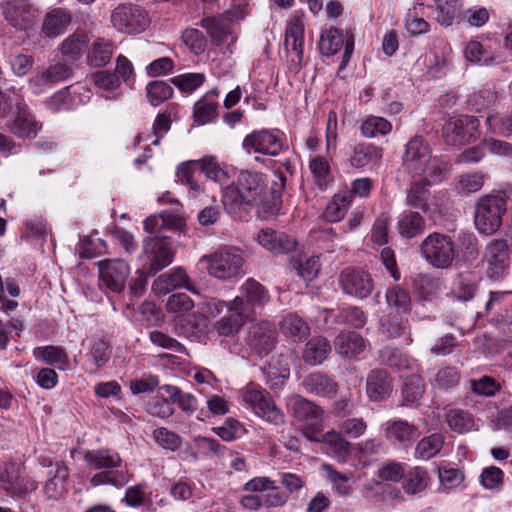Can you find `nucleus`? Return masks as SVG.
<instances>
[{
	"label": "nucleus",
	"mask_w": 512,
	"mask_h": 512,
	"mask_svg": "<svg viewBox=\"0 0 512 512\" xmlns=\"http://www.w3.org/2000/svg\"><path fill=\"white\" fill-rule=\"evenodd\" d=\"M285 49L294 52L300 63L304 53V23L301 17H292L285 30Z\"/></svg>",
	"instance_id": "bb28decb"
},
{
	"label": "nucleus",
	"mask_w": 512,
	"mask_h": 512,
	"mask_svg": "<svg viewBox=\"0 0 512 512\" xmlns=\"http://www.w3.org/2000/svg\"><path fill=\"white\" fill-rule=\"evenodd\" d=\"M330 350V344L325 338H313L305 345L303 360L309 365L321 364L326 359Z\"/></svg>",
	"instance_id": "49530a36"
},
{
	"label": "nucleus",
	"mask_w": 512,
	"mask_h": 512,
	"mask_svg": "<svg viewBox=\"0 0 512 512\" xmlns=\"http://www.w3.org/2000/svg\"><path fill=\"white\" fill-rule=\"evenodd\" d=\"M507 211V200L498 193H488L478 198L475 204L474 223L479 233L494 234L502 225Z\"/></svg>",
	"instance_id": "7ed1b4c3"
},
{
	"label": "nucleus",
	"mask_w": 512,
	"mask_h": 512,
	"mask_svg": "<svg viewBox=\"0 0 512 512\" xmlns=\"http://www.w3.org/2000/svg\"><path fill=\"white\" fill-rule=\"evenodd\" d=\"M242 398L254 413L267 422L279 425L284 423V414L276 406L270 394L262 388L247 386L242 392Z\"/></svg>",
	"instance_id": "0eeeda50"
},
{
	"label": "nucleus",
	"mask_w": 512,
	"mask_h": 512,
	"mask_svg": "<svg viewBox=\"0 0 512 512\" xmlns=\"http://www.w3.org/2000/svg\"><path fill=\"white\" fill-rule=\"evenodd\" d=\"M1 8L5 19L19 30L27 29L39 15L38 9L28 0H9Z\"/></svg>",
	"instance_id": "f3484780"
},
{
	"label": "nucleus",
	"mask_w": 512,
	"mask_h": 512,
	"mask_svg": "<svg viewBox=\"0 0 512 512\" xmlns=\"http://www.w3.org/2000/svg\"><path fill=\"white\" fill-rule=\"evenodd\" d=\"M200 26L207 31L217 45L223 44L231 34V22L223 16L203 18L200 21Z\"/></svg>",
	"instance_id": "58836bf2"
},
{
	"label": "nucleus",
	"mask_w": 512,
	"mask_h": 512,
	"mask_svg": "<svg viewBox=\"0 0 512 512\" xmlns=\"http://www.w3.org/2000/svg\"><path fill=\"white\" fill-rule=\"evenodd\" d=\"M200 261L205 264L208 274L219 280H232L242 273L243 252L236 247H222Z\"/></svg>",
	"instance_id": "20e7f679"
},
{
	"label": "nucleus",
	"mask_w": 512,
	"mask_h": 512,
	"mask_svg": "<svg viewBox=\"0 0 512 512\" xmlns=\"http://www.w3.org/2000/svg\"><path fill=\"white\" fill-rule=\"evenodd\" d=\"M425 391V385L421 376L412 374L404 381L402 395L406 403L417 402Z\"/></svg>",
	"instance_id": "bf43d9fd"
},
{
	"label": "nucleus",
	"mask_w": 512,
	"mask_h": 512,
	"mask_svg": "<svg viewBox=\"0 0 512 512\" xmlns=\"http://www.w3.org/2000/svg\"><path fill=\"white\" fill-rule=\"evenodd\" d=\"M205 80L202 73H187L175 76L171 79L172 83L181 91L192 92L200 87Z\"/></svg>",
	"instance_id": "338daca9"
},
{
	"label": "nucleus",
	"mask_w": 512,
	"mask_h": 512,
	"mask_svg": "<svg viewBox=\"0 0 512 512\" xmlns=\"http://www.w3.org/2000/svg\"><path fill=\"white\" fill-rule=\"evenodd\" d=\"M352 203V195L346 192L335 194L327 204L324 217L329 222H338L344 218Z\"/></svg>",
	"instance_id": "a18cd8bd"
},
{
	"label": "nucleus",
	"mask_w": 512,
	"mask_h": 512,
	"mask_svg": "<svg viewBox=\"0 0 512 512\" xmlns=\"http://www.w3.org/2000/svg\"><path fill=\"white\" fill-rule=\"evenodd\" d=\"M318 47L321 54L325 56L335 55L344 47L342 61L339 66V70H343L348 65L354 50V36L350 32L344 34L335 27H329L322 30Z\"/></svg>",
	"instance_id": "9d476101"
},
{
	"label": "nucleus",
	"mask_w": 512,
	"mask_h": 512,
	"mask_svg": "<svg viewBox=\"0 0 512 512\" xmlns=\"http://www.w3.org/2000/svg\"><path fill=\"white\" fill-rule=\"evenodd\" d=\"M393 391L392 379L387 371L374 369L367 375L366 393L371 401H383Z\"/></svg>",
	"instance_id": "5701e85b"
},
{
	"label": "nucleus",
	"mask_w": 512,
	"mask_h": 512,
	"mask_svg": "<svg viewBox=\"0 0 512 512\" xmlns=\"http://www.w3.org/2000/svg\"><path fill=\"white\" fill-rule=\"evenodd\" d=\"M146 94L152 106H158L170 99L173 95V88L165 81H151L146 86Z\"/></svg>",
	"instance_id": "4d7b16f0"
},
{
	"label": "nucleus",
	"mask_w": 512,
	"mask_h": 512,
	"mask_svg": "<svg viewBox=\"0 0 512 512\" xmlns=\"http://www.w3.org/2000/svg\"><path fill=\"white\" fill-rule=\"evenodd\" d=\"M383 148L372 143H358L350 156V165L354 168L373 167L380 163Z\"/></svg>",
	"instance_id": "a878e982"
},
{
	"label": "nucleus",
	"mask_w": 512,
	"mask_h": 512,
	"mask_svg": "<svg viewBox=\"0 0 512 512\" xmlns=\"http://www.w3.org/2000/svg\"><path fill=\"white\" fill-rule=\"evenodd\" d=\"M460 374L454 367H442L435 374L431 381L434 388L440 390H449L458 385Z\"/></svg>",
	"instance_id": "052dcab7"
},
{
	"label": "nucleus",
	"mask_w": 512,
	"mask_h": 512,
	"mask_svg": "<svg viewBox=\"0 0 512 512\" xmlns=\"http://www.w3.org/2000/svg\"><path fill=\"white\" fill-rule=\"evenodd\" d=\"M410 326L408 319H404L398 315H389L381 323V332L389 339L406 336L405 343L411 344L413 339L410 334Z\"/></svg>",
	"instance_id": "a19ab883"
},
{
	"label": "nucleus",
	"mask_w": 512,
	"mask_h": 512,
	"mask_svg": "<svg viewBox=\"0 0 512 512\" xmlns=\"http://www.w3.org/2000/svg\"><path fill=\"white\" fill-rule=\"evenodd\" d=\"M216 90L205 94L194 105V121L198 125H204L213 121L217 115L218 102Z\"/></svg>",
	"instance_id": "c9c22d12"
},
{
	"label": "nucleus",
	"mask_w": 512,
	"mask_h": 512,
	"mask_svg": "<svg viewBox=\"0 0 512 512\" xmlns=\"http://www.w3.org/2000/svg\"><path fill=\"white\" fill-rule=\"evenodd\" d=\"M173 257L174 252L169 238L155 235L144 240L139 260L150 275H155L170 265Z\"/></svg>",
	"instance_id": "423d86ee"
},
{
	"label": "nucleus",
	"mask_w": 512,
	"mask_h": 512,
	"mask_svg": "<svg viewBox=\"0 0 512 512\" xmlns=\"http://www.w3.org/2000/svg\"><path fill=\"white\" fill-rule=\"evenodd\" d=\"M381 361L388 366L399 371L415 370L418 366L417 361L410 356L393 348H384L380 351Z\"/></svg>",
	"instance_id": "09e8293b"
},
{
	"label": "nucleus",
	"mask_w": 512,
	"mask_h": 512,
	"mask_svg": "<svg viewBox=\"0 0 512 512\" xmlns=\"http://www.w3.org/2000/svg\"><path fill=\"white\" fill-rule=\"evenodd\" d=\"M249 320L251 319L242 310L234 306L233 301H229L227 314L216 321L213 328L219 336H234Z\"/></svg>",
	"instance_id": "b1692460"
},
{
	"label": "nucleus",
	"mask_w": 512,
	"mask_h": 512,
	"mask_svg": "<svg viewBox=\"0 0 512 512\" xmlns=\"http://www.w3.org/2000/svg\"><path fill=\"white\" fill-rule=\"evenodd\" d=\"M445 421L451 430L459 434L477 429L473 415L463 409L453 408L448 410L445 414Z\"/></svg>",
	"instance_id": "79ce46f5"
},
{
	"label": "nucleus",
	"mask_w": 512,
	"mask_h": 512,
	"mask_svg": "<svg viewBox=\"0 0 512 512\" xmlns=\"http://www.w3.org/2000/svg\"><path fill=\"white\" fill-rule=\"evenodd\" d=\"M235 307H238L251 320L258 311H261L269 302V291L261 283L248 278L240 287V295L233 300Z\"/></svg>",
	"instance_id": "6e6552de"
},
{
	"label": "nucleus",
	"mask_w": 512,
	"mask_h": 512,
	"mask_svg": "<svg viewBox=\"0 0 512 512\" xmlns=\"http://www.w3.org/2000/svg\"><path fill=\"white\" fill-rule=\"evenodd\" d=\"M84 461L89 469L102 470L91 477L90 484L93 487L108 484L122 488L132 476L128 469L115 470L121 466L122 458L119 453L107 448L86 451Z\"/></svg>",
	"instance_id": "f03ea898"
},
{
	"label": "nucleus",
	"mask_w": 512,
	"mask_h": 512,
	"mask_svg": "<svg viewBox=\"0 0 512 512\" xmlns=\"http://www.w3.org/2000/svg\"><path fill=\"white\" fill-rule=\"evenodd\" d=\"M281 333L294 342H301L310 334V327L300 316L288 314L279 323Z\"/></svg>",
	"instance_id": "72a5a7b5"
},
{
	"label": "nucleus",
	"mask_w": 512,
	"mask_h": 512,
	"mask_svg": "<svg viewBox=\"0 0 512 512\" xmlns=\"http://www.w3.org/2000/svg\"><path fill=\"white\" fill-rule=\"evenodd\" d=\"M110 18L112 26L121 33H140L148 24L147 14L134 5H119Z\"/></svg>",
	"instance_id": "4468645a"
},
{
	"label": "nucleus",
	"mask_w": 512,
	"mask_h": 512,
	"mask_svg": "<svg viewBox=\"0 0 512 512\" xmlns=\"http://www.w3.org/2000/svg\"><path fill=\"white\" fill-rule=\"evenodd\" d=\"M384 434L394 445L405 446L414 441L418 428L402 419H393L383 424Z\"/></svg>",
	"instance_id": "412c9836"
},
{
	"label": "nucleus",
	"mask_w": 512,
	"mask_h": 512,
	"mask_svg": "<svg viewBox=\"0 0 512 512\" xmlns=\"http://www.w3.org/2000/svg\"><path fill=\"white\" fill-rule=\"evenodd\" d=\"M478 289L477 281L471 274H459L454 280L452 293L462 301L471 300Z\"/></svg>",
	"instance_id": "6e6d98bb"
},
{
	"label": "nucleus",
	"mask_w": 512,
	"mask_h": 512,
	"mask_svg": "<svg viewBox=\"0 0 512 512\" xmlns=\"http://www.w3.org/2000/svg\"><path fill=\"white\" fill-rule=\"evenodd\" d=\"M99 270V286L113 293H121L125 289L130 275L129 264L122 259H103L97 262Z\"/></svg>",
	"instance_id": "9b49d317"
},
{
	"label": "nucleus",
	"mask_w": 512,
	"mask_h": 512,
	"mask_svg": "<svg viewBox=\"0 0 512 512\" xmlns=\"http://www.w3.org/2000/svg\"><path fill=\"white\" fill-rule=\"evenodd\" d=\"M486 175L481 172L463 173L457 178L456 189L463 194L478 192L484 186Z\"/></svg>",
	"instance_id": "13d9d810"
},
{
	"label": "nucleus",
	"mask_w": 512,
	"mask_h": 512,
	"mask_svg": "<svg viewBox=\"0 0 512 512\" xmlns=\"http://www.w3.org/2000/svg\"><path fill=\"white\" fill-rule=\"evenodd\" d=\"M338 354L345 358H355L366 348V341L355 332H341L334 340Z\"/></svg>",
	"instance_id": "7c9ffc66"
},
{
	"label": "nucleus",
	"mask_w": 512,
	"mask_h": 512,
	"mask_svg": "<svg viewBox=\"0 0 512 512\" xmlns=\"http://www.w3.org/2000/svg\"><path fill=\"white\" fill-rule=\"evenodd\" d=\"M302 386L307 393L322 397H332L337 393V383L321 372L311 373L304 378Z\"/></svg>",
	"instance_id": "c756f323"
},
{
	"label": "nucleus",
	"mask_w": 512,
	"mask_h": 512,
	"mask_svg": "<svg viewBox=\"0 0 512 512\" xmlns=\"http://www.w3.org/2000/svg\"><path fill=\"white\" fill-rule=\"evenodd\" d=\"M429 183L427 180L413 182L407 189L406 204L414 209H419L426 213L430 207L429 200Z\"/></svg>",
	"instance_id": "37998d69"
},
{
	"label": "nucleus",
	"mask_w": 512,
	"mask_h": 512,
	"mask_svg": "<svg viewBox=\"0 0 512 512\" xmlns=\"http://www.w3.org/2000/svg\"><path fill=\"white\" fill-rule=\"evenodd\" d=\"M360 133L365 138L386 136L392 131V124L384 117L370 115L360 125Z\"/></svg>",
	"instance_id": "8fccbe9b"
},
{
	"label": "nucleus",
	"mask_w": 512,
	"mask_h": 512,
	"mask_svg": "<svg viewBox=\"0 0 512 512\" xmlns=\"http://www.w3.org/2000/svg\"><path fill=\"white\" fill-rule=\"evenodd\" d=\"M71 74L72 70L69 65L55 63L47 68L38 70L30 79L29 84L35 94H40L50 85L68 79Z\"/></svg>",
	"instance_id": "6ab92c4d"
},
{
	"label": "nucleus",
	"mask_w": 512,
	"mask_h": 512,
	"mask_svg": "<svg viewBox=\"0 0 512 512\" xmlns=\"http://www.w3.org/2000/svg\"><path fill=\"white\" fill-rule=\"evenodd\" d=\"M309 169L316 185L322 190L326 189L332 180L331 167L328 159L320 155L313 157L309 161Z\"/></svg>",
	"instance_id": "3c124183"
},
{
	"label": "nucleus",
	"mask_w": 512,
	"mask_h": 512,
	"mask_svg": "<svg viewBox=\"0 0 512 512\" xmlns=\"http://www.w3.org/2000/svg\"><path fill=\"white\" fill-rule=\"evenodd\" d=\"M267 189V178L261 172L241 170L236 180L226 185L222 202L229 211L252 207L261 202Z\"/></svg>",
	"instance_id": "f257e3e1"
},
{
	"label": "nucleus",
	"mask_w": 512,
	"mask_h": 512,
	"mask_svg": "<svg viewBox=\"0 0 512 512\" xmlns=\"http://www.w3.org/2000/svg\"><path fill=\"white\" fill-rule=\"evenodd\" d=\"M114 44L111 40L97 38L93 41L87 51V62L92 67H103L107 65L114 52Z\"/></svg>",
	"instance_id": "f704fd0d"
},
{
	"label": "nucleus",
	"mask_w": 512,
	"mask_h": 512,
	"mask_svg": "<svg viewBox=\"0 0 512 512\" xmlns=\"http://www.w3.org/2000/svg\"><path fill=\"white\" fill-rule=\"evenodd\" d=\"M464 54L469 62L479 65H490L496 59L491 49L478 41L468 42L465 46Z\"/></svg>",
	"instance_id": "5fc2aeb1"
},
{
	"label": "nucleus",
	"mask_w": 512,
	"mask_h": 512,
	"mask_svg": "<svg viewBox=\"0 0 512 512\" xmlns=\"http://www.w3.org/2000/svg\"><path fill=\"white\" fill-rule=\"evenodd\" d=\"M389 225L390 216L386 213L380 214L375 219L369 238L374 246H383L388 243Z\"/></svg>",
	"instance_id": "680f3d73"
},
{
	"label": "nucleus",
	"mask_w": 512,
	"mask_h": 512,
	"mask_svg": "<svg viewBox=\"0 0 512 512\" xmlns=\"http://www.w3.org/2000/svg\"><path fill=\"white\" fill-rule=\"evenodd\" d=\"M256 240L264 249L275 255L287 254L296 247L294 239L271 228L261 229L256 236Z\"/></svg>",
	"instance_id": "aec40b11"
},
{
	"label": "nucleus",
	"mask_w": 512,
	"mask_h": 512,
	"mask_svg": "<svg viewBox=\"0 0 512 512\" xmlns=\"http://www.w3.org/2000/svg\"><path fill=\"white\" fill-rule=\"evenodd\" d=\"M176 288H185L197 293L186 271L181 267L174 268L170 273L161 275L153 283V290L160 293H166Z\"/></svg>",
	"instance_id": "c85d7f7f"
},
{
	"label": "nucleus",
	"mask_w": 512,
	"mask_h": 512,
	"mask_svg": "<svg viewBox=\"0 0 512 512\" xmlns=\"http://www.w3.org/2000/svg\"><path fill=\"white\" fill-rule=\"evenodd\" d=\"M110 357L111 346L108 341L102 338L93 339L91 341L87 359L95 366L96 370L104 367L109 362Z\"/></svg>",
	"instance_id": "603ef678"
},
{
	"label": "nucleus",
	"mask_w": 512,
	"mask_h": 512,
	"mask_svg": "<svg viewBox=\"0 0 512 512\" xmlns=\"http://www.w3.org/2000/svg\"><path fill=\"white\" fill-rule=\"evenodd\" d=\"M427 483V472L423 468L416 467L409 472L404 484V489L409 494H416L423 491Z\"/></svg>",
	"instance_id": "69168bd1"
},
{
	"label": "nucleus",
	"mask_w": 512,
	"mask_h": 512,
	"mask_svg": "<svg viewBox=\"0 0 512 512\" xmlns=\"http://www.w3.org/2000/svg\"><path fill=\"white\" fill-rule=\"evenodd\" d=\"M71 21V14L67 9L54 8L44 16L41 29L45 36L55 38L66 31Z\"/></svg>",
	"instance_id": "cd10ccee"
},
{
	"label": "nucleus",
	"mask_w": 512,
	"mask_h": 512,
	"mask_svg": "<svg viewBox=\"0 0 512 512\" xmlns=\"http://www.w3.org/2000/svg\"><path fill=\"white\" fill-rule=\"evenodd\" d=\"M403 167L412 175H420L428 167H437V158L431 156V149L422 137L415 136L406 144Z\"/></svg>",
	"instance_id": "1a4fd4ad"
},
{
	"label": "nucleus",
	"mask_w": 512,
	"mask_h": 512,
	"mask_svg": "<svg viewBox=\"0 0 512 512\" xmlns=\"http://www.w3.org/2000/svg\"><path fill=\"white\" fill-rule=\"evenodd\" d=\"M338 322L351 326L356 329L362 328L367 321L366 314L364 311L356 306H350L342 309L338 316Z\"/></svg>",
	"instance_id": "e2e57ef3"
},
{
	"label": "nucleus",
	"mask_w": 512,
	"mask_h": 512,
	"mask_svg": "<svg viewBox=\"0 0 512 512\" xmlns=\"http://www.w3.org/2000/svg\"><path fill=\"white\" fill-rule=\"evenodd\" d=\"M385 298L387 305L390 308L395 309L397 312L406 314L411 311L410 293L399 285H394L388 288Z\"/></svg>",
	"instance_id": "864d4df0"
},
{
	"label": "nucleus",
	"mask_w": 512,
	"mask_h": 512,
	"mask_svg": "<svg viewBox=\"0 0 512 512\" xmlns=\"http://www.w3.org/2000/svg\"><path fill=\"white\" fill-rule=\"evenodd\" d=\"M202 173L220 185L226 184L230 178L228 166L218 160L216 156L206 155L195 161Z\"/></svg>",
	"instance_id": "2f4dec72"
},
{
	"label": "nucleus",
	"mask_w": 512,
	"mask_h": 512,
	"mask_svg": "<svg viewBox=\"0 0 512 512\" xmlns=\"http://www.w3.org/2000/svg\"><path fill=\"white\" fill-rule=\"evenodd\" d=\"M445 437L441 433H434L422 438L415 447V457L420 460H429L442 449Z\"/></svg>",
	"instance_id": "de8ad7c7"
},
{
	"label": "nucleus",
	"mask_w": 512,
	"mask_h": 512,
	"mask_svg": "<svg viewBox=\"0 0 512 512\" xmlns=\"http://www.w3.org/2000/svg\"><path fill=\"white\" fill-rule=\"evenodd\" d=\"M276 343L275 328L268 322H260L253 326L250 346L260 355H267Z\"/></svg>",
	"instance_id": "393cba45"
},
{
	"label": "nucleus",
	"mask_w": 512,
	"mask_h": 512,
	"mask_svg": "<svg viewBox=\"0 0 512 512\" xmlns=\"http://www.w3.org/2000/svg\"><path fill=\"white\" fill-rule=\"evenodd\" d=\"M425 220L414 211H404L400 214L397 222V230L401 237L411 239L423 233Z\"/></svg>",
	"instance_id": "4c0bfd02"
},
{
	"label": "nucleus",
	"mask_w": 512,
	"mask_h": 512,
	"mask_svg": "<svg viewBox=\"0 0 512 512\" xmlns=\"http://www.w3.org/2000/svg\"><path fill=\"white\" fill-rule=\"evenodd\" d=\"M288 406L294 417L306 426L315 431L321 429L324 412L318 405L301 396H294L290 399Z\"/></svg>",
	"instance_id": "a211bd4d"
},
{
	"label": "nucleus",
	"mask_w": 512,
	"mask_h": 512,
	"mask_svg": "<svg viewBox=\"0 0 512 512\" xmlns=\"http://www.w3.org/2000/svg\"><path fill=\"white\" fill-rule=\"evenodd\" d=\"M182 41L191 52L196 55L202 54L207 46V40L198 29H186L182 33Z\"/></svg>",
	"instance_id": "0e129e2a"
},
{
	"label": "nucleus",
	"mask_w": 512,
	"mask_h": 512,
	"mask_svg": "<svg viewBox=\"0 0 512 512\" xmlns=\"http://www.w3.org/2000/svg\"><path fill=\"white\" fill-rule=\"evenodd\" d=\"M33 356L36 360L59 370H65L69 366V357L65 349L59 346H39L33 349Z\"/></svg>",
	"instance_id": "473e14b6"
},
{
	"label": "nucleus",
	"mask_w": 512,
	"mask_h": 512,
	"mask_svg": "<svg viewBox=\"0 0 512 512\" xmlns=\"http://www.w3.org/2000/svg\"><path fill=\"white\" fill-rule=\"evenodd\" d=\"M6 129L18 139H33L42 129V123L36 119L27 104L17 101L16 110L6 121Z\"/></svg>",
	"instance_id": "ddd939ff"
},
{
	"label": "nucleus",
	"mask_w": 512,
	"mask_h": 512,
	"mask_svg": "<svg viewBox=\"0 0 512 512\" xmlns=\"http://www.w3.org/2000/svg\"><path fill=\"white\" fill-rule=\"evenodd\" d=\"M323 443L328 447L329 452L340 462H345L349 455L352 444L343 437L340 431L331 430L323 436Z\"/></svg>",
	"instance_id": "c03bdc74"
},
{
	"label": "nucleus",
	"mask_w": 512,
	"mask_h": 512,
	"mask_svg": "<svg viewBox=\"0 0 512 512\" xmlns=\"http://www.w3.org/2000/svg\"><path fill=\"white\" fill-rule=\"evenodd\" d=\"M153 438L159 446L167 450L174 451L181 445L180 436L165 427L154 430Z\"/></svg>",
	"instance_id": "774afa93"
},
{
	"label": "nucleus",
	"mask_w": 512,
	"mask_h": 512,
	"mask_svg": "<svg viewBox=\"0 0 512 512\" xmlns=\"http://www.w3.org/2000/svg\"><path fill=\"white\" fill-rule=\"evenodd\" d=\"M339 284L345 294L358 299L367 298L374 289L371 275L362 269H344L339 275Z\"/></svg>",
	"instance_id": "dca6fc26"
},
{
	"label": "nucleus",
	"mask_w": 512,
	"mask_h": 512,
	"mask_svg": "<svg viewBox=\"0 0 512 512\" xmlns=\"http://www.w3.org/2000/svg\"><path fill=\"white\" fill-rule=\"evenodd\" d=\"M0 483L5 491L12 496H23L29 489L34 490L33 483L28 486V482L21 474V468L18 464H6L0 472Z\"/></svg>",
	"instance_id": "4be33fe9"
},
{
	"label": "nucleus",
	"mask_w": 512,
	"mask_h": 512,
	"mask_svg": "<svg viewBox=\"0 0 512 512\" xmlns=\"http://www.w3.org/2000/svg\"><path fill=\"white\" fill-rule=\"evenodd\" d=\"M89 37L85 32H74L66 37L59 45L63 57L69 60H78L87 49Z\"/></svg>",
	"instance_id": "e433bc0d"
},
{
	"label": "nucleus",
	"mask_w": 512,
	"mask_h": 512,
	"mask_svg": "<svg viewBox=\"0 0 512 512\" xmlns=\"http://www.w3.org/2000/svg\"><path fill=\"white\" fill-rule=\"evenodd\" d=\"M242 146L248 153L276 156L283 148V133L266 129L253 131L245 136Z\"/></svg>",
	"instance_id": "2eb2a0df"
},
{
	"label": "nucleus",
	"mask_w": 512,
	"mask_h": 512,
	"mask_svg": "<svg viewBox=\"0 0 512 512\" xmlns=\"http://www.w3.org/2000/svg\"><path fill=\"white\" fill-rule=\"evenodd\" d=\"M51 478L44 485L45 494L52 499H57L64 494L66 482L69 477L68 467L63 462H57L55 470H50Z\"/></svg>",
	"instance_id": "ea45409f"
},
{
	"label": "nucleus",
	"mask_w": 512,
	"mask_h": 512,
	"mask_svg": "<svg viewBox=\"0 0 512 512\" xmlns=\"http://www.w3.org/2000/svg\"><path fill=\"white\" fill-rule=\"evenodd\" d=\"M479 135V121L474 116L461 115L450 118L443 127L445 142L451 146L469 143Z\"/></svg>",
	"instance_id": "f8f14e48"
},
{
	"label": "nucleus",
	"mask_w": 512,
	"mask_h": 512,
	"mask_svg": "<svg viewBox=\"0 0 512 512\" xmlns=\"http://www.w3.org/2000/svg\"><path fill=\"white\" fill-rule=\"evenodd\" d=\"M420 251L424 259L434 268L447 269L452 266L455 256V244L450 236L433 232L421 243Z\"/></svg>",
	"instance_id": "39448f33"
}]
</instances>
